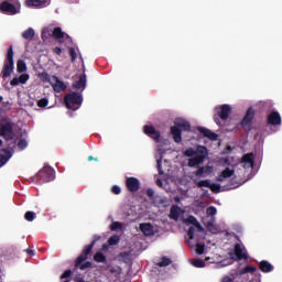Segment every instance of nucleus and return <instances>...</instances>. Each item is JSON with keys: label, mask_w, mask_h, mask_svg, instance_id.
Returning <instances> with one entry per match:
<instances>
[{"label": "nucleus", "mask_w": 282, "mask_h": 282, "mask_svg": "<svg viewBox=\"0 0 282 282\" xmlns=\"http://www.w3.org/2000/svg\"><path fill=\"white\" fill-rule=\"evenodd\" d=\"M64 102L66 109L70 111H78V108L83 106V95L79 93H69L65 95Z\"/></svg>", "instance_id": "nucleus-1"}, {"label": "nucleus", "mask_w": 282, "mask_h": 282, "mask_svg": "<svg viewBox=\"0 0 282 282\" xmlns=\"http://www.w3.org/2000/svg\"><path fill=\"white\" fill-rule=\"evenodd\" d=\"M0 12L14 17V14L21 12V3H19V0H4L0 3Z\"/></svg>", "instance_id": "nucleus-2"}, {"label": "nucleus", "mask_w": 282, "mask_h": 282, "mask_svg": "<svg viewBox=\"0 0 282 282\" xmlns=\"http://www.w3.org/2000/svg\"><path fill=\"white\" fill-rule=\"evenodd\" d=\"M12 72H14V50L11 45L7 51L4 65L1 72L2 78H9V76L12 75Z\"/></svg>", "instance_id": "nucleus-3"}, {"label": "nucleus", "mask_w": 282, "mask_h": 282, "mask_svg": "<svg viewBox=\"0 0 282 282\" xmlns=\"http://www.w3.org/2000/svg\"><path fill=\"white\" fill-rule=\"evenodd\" d=\"M54 177V169H52L51 166H44L42 170L39 171L36 175V181L40 184H47V182H53Z\"/></svg>", "instance_id": "nucleus-4"}, {"label": "nucleus", "mask_w": 282, "mask_h": 282, "mask_svg": "<svg viewBox=\"0 0 282 282\" xmlns=\"http://www.w3.org/2000/svg\"><path fill=\"white\" fill-rule=\"evenodd\" d=\"M0 138H3L7 142L14 140V128L12 123H0Z\"/></svg>", "instance_id": "nucleus-5"}, {"label": "nucleus", "mask_w": 282, "mask_h": 282, "mask_svg": "<svg viewBox=\"0 0 282 282\" xmlns=\"http://www.w3.org/2000/svg\"><path fill=\"white\" fill-rule=\"evenodd\" d=\"M253 120H254V109L250 107L247 109V112L242 118L240 126L242 127V129H248V131H250V127H252Z\"/></svg>", "instance_id": "nucleus-6"}, {"label": "nucleus", "mask_w": 282, "mask_h": 282, "mask_svg": "<svg viewBox=\"0 0 282 282\" xmlns=\"http://www.w3.org/2000/svg\"><path fill=\"white\" fill-rule=\"evenodd\" d=\"M232 112V108H230L229 105H221L219 107V111L217 112L218 117H214V120L216 124H219V118L220 120H228L230 113Z\"/></svg>", "instance_id": "nucleus-7"}, {"label": "nucleus", "mask_w": 282, "mask_h": 282, "mask_svg": "<svg viewBox=\"0 0 282 282\" xmlns=\"http://www.w3.org/2000/svg\"><path fill=\"white\" fill-rule=\"evenodd\" d=\"M143 133H145V135H149V138L154 140V142H160L162 138V134L160 133V131L155 130L153 126H144Z\"/></svg>", "instance_id": "nucleus-8"}, {"label": "nucleus", "mask_w": 282, "mask_h": 282, "mask_svg": "<svg viewBox=\"0 0 282 282\" xmlns=\"http://www.w3.org/2000/svg\"><path fill=\"white\" fill-rule=\"evenodd\" d=\"M126 186L129 193H138V191H140V180L137 177H128L126 180Z\"/></svg>", "instance_id": "nucleus-9"}, {"label": "nucleus", "mask_w": 282, "mask_h": 282, "mask_svg": "<svg viewBox=\"0 0 282 282\" xmlns=\"http://www.w3.org/2000/svg\"><path fill=\"white\" fill-rule=\"evenodd\" d=\"M267 122H268V124H271L272 127L280 126L282 122L281 113H279V111L273 110L271 113L268 115Z\"/></svg>", "instance_id": "nucleus-10"}, {"label": "nucleus", "mask_w": 282, "mask_h": 282, "mask_svg": "<svg viewBox=\"0 0 282 282\" xmlns=\"http://www.w3.org/2000/svg\"><path fill=\"white\" fill-rule=\"evenodd\" d=\"M52 80L55 82L54 84L51 83V85L56 94H61V91H65V89H67V85H65V82L59 80L58 76L53 75Z\"/></svg>", "instance_id": "nucleus-11"}, {"label": "nucleus", "mask_w": 282, "mask_h": 282, "mask_svg": "<svg viewBox=\"0 0 282 282\" xmlns=\"http://www.w3.org/2000/svg\"><path fill=\"white\" fill-rule=\"evenodd\" d=\"M234 253L236 256L237 261H248V253L243 251V247L240 243H236L234 247Z\"/></svg>", "instance_id": "nucleus-12"}, {"label": "nucleus", "mask_w": 282, "mask_h": 282, "mask_svg": "<svg viewBox=\"0 0 282 282\" xmlns=\"http://www.w3.org/2000/svg\"><path fill=\"white\" fill-rule=\"evenodd\" d=\"M197 131H199V133L204 137V138H208V140H217V138H219V135L215 132H213L210 129L208 128H204V127H198Z\"/></svg>", "instance_id": "nucleus-13"}, {"label": "nucleus", "mask_w": 282, "mask_h": 282, "mask_svg": "<svg viewBox=\"0 0 282 282\" xmlns=\"http://www.w3.org/2000/svg\"><path fill=\"white\" fill-rule=\"evenodd\" d=\"M10 158H12V152L10 149L0 150V169L1 166H6V164H8Z\"/></svg>", "instance_id": "nucleus-14"}, {"label": "nucleus", "mask_w": 282, "mask_h": 282, "mask_svg": "<svg viewBox=\"0 0 282 282\" xmlns=\"http://www.w3.org/2000/svg\"><path fill=\"white\" fill-rule=\"evenodd\" d=\"M50 0H26L25 6L28 8H45Z\"/></svg>", "instance_id": "nucleus-15"}, {"label": "nucleus", "mask_w": 282, "mask_h": 282, "mask_svg": "<svg viewBox=\"0 0 282 282\" xmlns=\"http://www.w3.org/2000/svg\"><path fill=\"white\" fill-rule=\"evenodd\" d=\"M170 131L172 133L174 142H176V144H180L182 142V129L173 126L171 127Z\"/></svg>", "instance_id": "nucleus-16"}, {"label": "nucleus", "mask_w": 282, "mask_h": 282, "mask_svg": "<svg viewBox=\"0 0 282 282\" xmlns=\"http://www.w3.org/2000/svg\"><path fill=\"white\" fill-rule=\"evenodd\" d=\"M235 175V170H230V167H226L221 171V173L217 176V182H224V180H228V177H232Z\"/></svg>", "instance_id": "nucleus-17"}, {"label": "nucleus", "mask_w": 282, "mask_h": 282, "mask_svg": "<svg viewBox=\"0 0 282 282\" xmlns=\"http://www.w3.org/2000/svg\"><path fill=\"white\" fill-rule=\"evenodd\" d=\"M73 87L74 89H85V87H87V75L82 74L79 79L73 83Z\"/></svg>", "instance_id": "nucleus-18"}, {"label": "nucleus", "mask_w": 282, "mask_h": 282, "mask_svg": "<svg viewBox=\"0 0 282 282\" xmlns=\"http://www.w3.org/2000/svg\"><path fill=\"white\" fill-rule=\"evenodd\" d=\"M180 215H182V208L177 205H172L170 209V219L177 221V219H180Z\"/></svg>", "instance_id": "nucleus-19"}, {"label": "nucleus", "mask_w": 282, "mask_h": 282, "mask_svg": "<svg viewBox=\"0 0 282 282\" xmlns=\"http://www.w3.org/2000/svg\"><path fill=\"white\" fill-rule=\"evenodd\" d=\"M140 230L145 237H151V235H153V225L149 223L140 224Z\"/></svg>", "instance_id": "nucleus-20"}, {"label": "nucleus", "mask_w": 282, "mask_h": 282, "mask_svg": "<svg viewBox=\"0 0 282 282\" xmlns=\"http://www.w3.org/2000/svg\"><path fill=\"white\" fill-rule=\"evenodd\" d=\"M259 269L261 270V272L268 273L274 270V265H272V263H270L268 260H262L259 263Z\"/></svg>", "instance_id": "nucleus-21"}, {"label": "nucleus", "mask_w": 282, "mask_h": 282, "mask_svg": "<svg viewBox=\"0 0 282 282\" xmlns=\"http://www.w3.org/2000/svg\"><path fill=\"white\" fill-rule=\"evenodd\" d=\"M174 124V127H177L181 131H191V123L186 120L178 119Z\"/></svg>", "instance_id": "nucleus-22"}, {"label": "nucleus", "mask_w": 282, "mask_h": 282, "mask_svg": "<svg viewBox=\"0 0 282 282\" xmlns=\"http://www.w3.org/2000/svg\"><path fill=\"white\" fill-rule=\"evenodd\" d=\"M206 155H208V149H206V147L204 145H198L196 149L195 156L203 158V162H204V160H206Z\"/></svg>", "instance_id": "nucleus-23"}, {"label": "nucleus", "mask_w": 282, "mask_h": 282, "mask_svg": "<svg viewBox=\"0 0 282 282\" xmlns=\"http://www.w3.org/2000/svg\"><path fill=\"white\" fill-rule=\"evenodd\" d=\"M203 162H204L203 156H194V158L188 160L187 166L193 169L194 166H199V164H202Z\"/></svg>", "instance_id": "nucleus-24"}, {"label": "nucleus", "mask_w": 282, "mask_h": 282, "mask_svg": "<svg viewBox=\"0 0 282 282\" xmlns=\"http://www.w3.org/2000/svg\"><path fill=\"white\" fill-rule=\"evenodd\" d=\"M241 162L243 164H250V166H254V154L253 153L243 154Z\"/></svg>", "instance_id": "nucleus-25"}, {"label": "nucleus", "mask_w": 282, "mask_h": 282, "mask_svg": "<svg viewBox=\"0 0 282 282\" xmlns=\"http://www.w3.org/2000/svg\"><path fill=\"white\" fill-rule=\"evenodd\" d=\"M257 272V267L247 265L237 274L238 276H243V274H254Z\"/></svg>", "instance_id": "nucleus-26"}, {"label": "nucleus", "mask_w": 282, "mask_h": 282, "mask_svg": "<svg viewBox=\"0 0 282 282\" xmlns=\"http://www.w3.org/2000/svg\"><path fill=\"white\" fill-rule=\"evenodd\" d=\"M94 246H96V240H93L90 245L85 246L82 254L88 259L89 254H91V250H94Z\"/></svg>", "instance_id": "nucleus-27"}, {"label": "nucleus", "mask_w": 282, "mask_h": 282, "mask_svg": "<svg viewBox=\"0 0 282 282\" xmlns=\"http://www.w3.org/2000/svg\"><path fill=\"white\" fill-rule=\"evenodd\" d=\"M52 36L57 41H61V39H65V32H63V29L59 26H56L52 32Z\"/></svg>", "instance_id": "nucleus-28"}, {"label": "nucleus", "mask_w": 282, "mask_h": 282, "mask_svg": "<svg viewBox=\"0 0 282 282\" xmlns=\"http://www.w3.org/2000/svg\"><path fill=\"white\" fill-rule=\"evenodd\" d=\"M94 261H96V263H107V256L98 251L94 254Z\"/></svg>", "instance_id": "nucleus-29"}, {"label": "nucleus", "mask_w": 282, "mask_h": 282, "mask_svg": "<svg viewBox=\"0 0 282 282\" xmlns=\"http://www.w3.org/2000/svg\"><path fill=\"white\" fill-rule=\"evenodd\" d=\"M17 72L18 74H23V72H28V65L25 64V61L19 59L17 62Z\"/></svg>", "instance_id": "nucleus-30"}, {"label": "nucleus", "mask_w": 282, "mask_h": 282, "mask_svg": "<svg viewBox=\"0 0 282 282\" xmlns=\"http://www.w3.org/2000/svg\"><path fill=\"white\" fill-rule=\"evenodd\" d=\"M34 35H35V32H34V29L32 28H29L22 33V37H24L25 41H32V39H34Z\"/></svg>", "instance_id": "nucleus-31"}, {"label": "nucleus", "mask_w": 282, "mask_h": 282, "mask_svg": "<svg viewBox=\"0 0 282 282\" xmlns=\"http://www.w3.org/2000/svg\"><path fill=\"white\" fill-rule=\"evenodd\" d=\"M171 263H173L171 258L162 257L161 261L158 263V265H159V268H166V267L171 265Z\"/></svg>", "instance_id": "nucleus-32"}, {"label": "nucleus", "mask_w": 282, "mask_h": 282, "mask_svg": "<svg viewBox=\"0 0 282 282\" xmlns=\"http://www.w3.org/2000/svg\"><path fill=\"white\" fill-rule=\"evenodd\" d=\"M39 78L42 80V83H52V77H50V74L46 72L40 73Z\"/></svg>", "instance_id": "nucleus-33"}, {"label": "nucleus", "mask_w": 282, "mask_h": 282, "mask_svg": "<svg viewBox=\"0 0 282 282\" xmlns=\"http://www.w3.org/2000/svg\"><path fill=\"white\" fill-rule=\"evenodd\" d=\"M109 246H118L120 243V236L113 235L108 239Z\"/></svg>", "instance_id": "nucleus-34"}, {"label": "nucleus", "mask_w": 282, "mask_h": 282, "mask_svg": "<svg viewBox=\"0 0 282 282\" xmlns=\"http://www.w3.org/2000/svg\"><path fill=\"white\" fill-rule=\"evenodd\" d=\"M83 261H87V256L80 253L75 261V268H80V265H83Z\"/></svg>", "instance_id": "nucleus-35"}, {"label": "nucleus", "mask_w": 282, "mask_h": 282, "mask_svg": "<svg viewBox=\"0 0 282 282\" xmlns=\"http://www.w3.org/2000/svg\"><path fill=\"white\" fill-rule=\"evenodd\" d=\"M110 230L112 232H116V230H122V223L120 221H113L111 225H110Z\"/></svg>", "instance_id": "nucleus-36"}, {"label": "nucleus", "mask_w": 282, "mask_h": 282, "mask_svg": "<svg viewBox=\"0 0 282 282\" xmlns=\"http://www.w3.org/2000/svg\"><path fill=\"white\" fill-rule=\"evenodd\" d=\"M204 250H206V245L204 242H197L196 254H204Z\"/></svg>", "instance_id": "nucleus-37"}, {"label": "nucleus", "mask_w": 282, "mask_h": 282, "mask_svg": "<svg viewBox=\"0 0 282 282\" xmlns=\"http://www.w3.org/2000/svg\"><path fill=\"white\" fill-rule=\"evenodd\" d=\"M209 189L212 193H221V185L216 183H209Z\"/></svg>", "instance_id": "nucleus-38"}, {"label": "nucleus", "mask_w": 282, "mask_h": 282, "mask_svg": "<svg viewBox=\"0 0 282 282\" xmlns=\"http://www.w3.org/2000/svg\"><path fill=\"white\" fill-rule=\"evenodd\" d=\"M196 186L198 188H209L210 187V181L209 180H204V181H199L196 183Z\"/></svg>", "instance_id": "nucleus-39"}, {"label": "nucleus", "mask_w": 282, "mask_h": 282, "mask_svg": "<svg viewBox=\"0 0 282 282\" xmlns=\"http://www.w3.org/2000/svg\"><path fill=\"white\" fill-rule=\"evenodd\" d=\"M35 217H36V213H34V212H26L24 214V219L26 221H34Z\"/></svg>", "instance_id": "nucleus-40"}, {"label": "nucleus", "mask_w": 282, "mask_h": 282, "mask_svg": "<svg viewBox=\"0 0 282 282\" xmlns=\"http://www.w3.org/2000/svg\"><path fill=\"white\" fill-rule=\"evenodd\" d=\"M18 78H19L20 85H25V83H28V80H30V75L22 74Z\"/></svg>", "instance_id": "nucleus-41"}, {"label": "nucleus", "mask_w": 282, "mask_h": 282, "mask_svg": "<svg viewBox=\"0 0 282 282\" xmlns=\"http://www.w3.org/2000/svg\"><path fill=\"white\" fill-rule=\"evenodd\" d=\"M18 148L23 151L24 149H28V141L25 139H20L18 142Z\"/></svg>", "instance_id": "nucleus-42"}, {"label": "nucleus", "mask_w": 282, "mask_h": 282, "mask_svg": "<svg viewBox=\"0 0 282 282\" xmlns=\"http://www.w3.org/2000/svg\"><path fill=\"white\" fill-rule=\"evenodd\" d=\"M50 104V101L47 100V98H42L37 101V107H40L41 109H45V107Z\"/></svg>", "instance_id": "nucleus-43"}, {"label": "nucleus", "mask_w": 282, "mask_h": 282, "mask_svg": "<svg viewBox=\"0 0 282 282\" xmlns=\"http://www.w3.org/2000/svg\"><path fill=\"white\" fill-rule=\"evenodd\" d=\"M68 52H69V56L72 58V62L74 63V61H76V58H78V55L76 54V48L75 47H69Z\"/></svg>", "instance_id": "nucleus-44"}, {"label": "nucleus", "mask_w": 282, "mask_h": 282, "mask_svg": "<svg viewBox=\"0 0 282 282\" xmlns=\"http://www.w3.org/2000/svg\"><path fill=\"white\" fill-rule=\"evenodd\" d=\"M195 153H196V150H194L193 148H189V149L185 150L184 155L186 158H193V156H195Z\"/></svg>", "instance_id": "nucleus-45"}, {"label": "nucleus", "mask_w": 282, "mask_h": 282, "mask_svg": "<svg viewBox=\"0 0 282 282\" xmlns=\"http://www.w3.org/2000/svg\"><path fill=\"white\" fill-rule=\"evenodd\" d=\"M193 265H195V268H206V262L203 260H194Z\"/></svg>", "instance_id": "nucleus-46"}, {"label": "nucleus", "mask_w": 282, "mask_h": 282, "mask_svg": "<svg viewBox=\"0 0 282 282\" xmlns=\"http://www.w3.org/2000/svg\"><path fill=\"white\" fill-rule=\"evenodd\" d=\"M207 215H209V217H215V215H217V208L210 206L207 208Z\"/></svg>", "instance_id": "nucleus-47"}, {"label": "nucleus", "mask_w": 282, "mask_h": 282, "mask_svg": "<svg viewBox=\"0 0 282 282\" xmlns=\"http://www.w3.org/2000/svg\"><path fill=\"white\" fill-rule=\"evenodd\" d=\"M111 193H113V195H120V193H122V189L120 188V186L113 185L111 187Z\"/></svg>", "instance_id": "nucleus-48"}, {"label": "nucleus", "mask_w": 282, "mask_h": 282, "mask_svg": "<svg viewBox=\"0 0 282 282\" xmlns=\"http://www.w3.org/2000/svg\"><path fill=\"white\" fill-rule=\"evenodd\" d=\"M69 276H72V270H66L63 272V274L61 275V281H63V279H69Z\"/></svg>", "instance_id": "nucleus-49"}, {"label": "nucleus", "mask_w": 282, "mask_h": 282, "mask_svg": "<svg viewBox=\"0 0 282 282\" xmlns=\"http://www.w3.org/2000/svg\"><path fill=\"white\" fill-rule=\"evenodd\" d=\"M156 169H158L159 175H164V171L162 170V160L156 161Z\"/></svg>", "instance_id": "nucleus-50"}, {"label": "nucleus", "mask_w": 282, "mask_h": 282, "mask_svg": "<svg viewBox=\"0 0 282 282\" xmlns=\"http://www.w3.org/2000/svg\"><path fill=\"white\" fill-rule=\"evenodd\" d=\"M187 221H188V224H192V226H195V225H197L199 221L197 220V218H195V216H189L188 218H187Z\"/></svg>", "instance_id": "nucleus-51"}, {"label": "nucleus", "mask_w": 282, "mask_h": 282, "mask_svg": "<svg viewBox=\"0 0 282 282\" xmlns=\"http://www.w3.org/2000/svg\"><path fill=\"white\" fill-rule=\"evenodd\" d=\"M78 268H79V270H87L88 268H91V262L87 261V262L80 264Z\"/></svg>", "instance_id": "nucleus-52"}, {"label": "nucleus", "mask_w": 282, "mask_h": 282, "mask_svg": "<svg viewBox=\"0 0 282 282\" xmlns=\"http://www.w3.org/2000/svg\"><path fill=\"white\" fill-rule=\"evenodd\" d=\"M187 235H188L189 239H194V237H195V227H189L188 231H187Z\"/></svg>", "instance_id": "nucleus-53"}, {"label": "nucleus", "mask_w": 282, "mask_h": 282, "mask_svg": "<svg viewBox=\"0 0 282 282\" xmlns=\"http://www.w3.org/2000/svg\"><path fill=\"white\" fill-rule=\"evenodd\" d=\"M10 85L12 87H17L19 85H21V82L19 80V77H14L11 82H10Z\"/></svg>", "instance_id": "nucleus-54"}, {"label": "nucleus", "mask_w": 282, "mask_h": 282, "mask_svg": "<svg viewBox=\"0 0 282 282\" xmlns=\"http://www.w3.org/2000/svg\"><path fill=\"white\" fill-rule=\"evenodd\" d=\"M205 173L204 167H198V170L195 172L196 177H202Z\"/></svg>", "instance_id": "nucleus-55"}, {"label": "nucleus", "mask_w": 282, "mask_h": 282, "mask_svg": "<svg viewBox=\"0 0 282 282\" xmlns=\"http://www.w3.org/2000/svg\"><path fill=\"white\" fill-rule=\"evenodd\" d=\"M47 36H51V34H50V31H47V30H43L42 31V40L43 41H47Z\"/></svg>", "instance_id": "nucleus-56"}, {"label": "nucleus", "mask_w": 282, "mask_h": 282, "mask_svg": "<svg viewBox=\"0 0 282 282\" xmlns=\"http://www.w3.org/2000/svg\"><path fill=\"white\" fill-rule=\"evenodd\" d=\"M221 282H235V276L230 278V276L226 275L223 278Z\"/></svg>", "instance_id": "nucleus-57"}, {"label": "nucleus", "mask_w": 282, "mask_h": 282, "mask_svg": "<svg viewBox=\"0 0 282 282\" xmlns=\"http://www.w3.org/2000/svg\"><path fill=\"white\" fill-rule=\"evenodd\" d=\"M147 195H148V197H153V195H155V192L153 191V188H148Z\"/></svg>", "instance_id": "nucleus-58"}, {"label": "nucleus", "mask_w": 282, "mask_h": 282, "mask_svg": "<svg viewBox=\"0 0 282 282\" xmlns=\"http://www.w3.org/2000/svg\"><path fill=\"white\" fill-rule=\"evenodd\" d=\"M53 51L55 54H57V56H61V54H63V50L58 46H56Z\"/></svg>", "instance_id": "nucleus-59"}, {"label": "nucleus", "mask_w": 282, "mask_h": 282, "mask_svg": "<svg viewBox=\"0 0 282 282\" xmlns=\"http://www.w3.org/2000/svg\"><path fill=\"white\" fill-rule=\"evenodd\" d=\"M194 226H195V228L198 229L199 232H203L204 227L202 226V224L198 223L197 225H194Z\"/></svg>", "instance_id": "nucleus-60"}, {"label": "nucleus", "mask_w": 282, "mask_h": 282, "mask_svg": "<svg viewBox=\"0 0 282 282\" xmlns=\"http://www.w3.org/2000/svg\"><path fill=\"white\" fill-rule=\"evenodd\" d=\"M26 254H29L30 257H33V254H34V250H32V249H26Z\"/></svg>", "instance_id": "nucleus-61"}, {"label": "nucleus", "mask_w": 282, "mask_h": 282, "mask_svg": "<svg viewBox=\"0 0 282 282\" xmlns=\"http://www.w3.org/2000/svg\"><path fill=\"white\" fill-rule=\"evenodd\" d=\"M93 160H95V162H98V159H97V158L94 159L93 155H89V156H88V162H91Z\"/></svg>", "instance_id": "nucleus-62"}, {"label": "nucleus", "mask_w": 282, "mask_h": 282, "mask_svg": "<svg viewBox=\"0 0 282 282\" xmlns=\"http://www.w3.org/2000/svg\"><path fill=\"white\" fill-rule=\"evenodd\" d=\"M174 202H175L176 204H180V202H181L180 197H178V196H175V197H174Z\"/></svg>", "instance_id": "nucleus-63"}, {"label": "nucleus", "mask_w": 282, "mask_h": 282, "mask_svg": "<svg viewBox=\"0 0 282 282\" xmlns=\"http://www.w3.org/2000/svg\"><path fill=\"white\" fill-rule=\"evenodd\" d=\"M156 184H158V186H162V181L158 180Z\"/></svg>", "instance_id": "nucleus-64"}]
</instances>
